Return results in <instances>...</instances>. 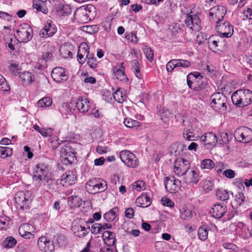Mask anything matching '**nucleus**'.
Listing matches in <instances>:
<instances>
[{"label":"nucleus","mask_w":252,"mask_h":252,"mask_svg":"<svg viewBox=\"0 0 252 252\" xmlns=\"http://www.w3.org/2000/svg\"><path fill=\"white\" fill-rule=\"evenodd\" d=\"M33 180L39 186H48V184H52L53 181L48 166L43 163L37 164L33 173Z\"/></svg>","instance_id":"obj_1"},{"label":"nucleus","mask_w":252,"mask_h":252,"mask_svg":"<svg viewBox=\"0 0 252 252\" xmlns=\"http://www.w3.org/2000/svg\"><path fill=\"white\" fill-rule=\"evenodd\" d=\"M231 100L237 107L247 106L252 103V91L248 89L237 90L232 94Z\"/></svg>","instance_id":"obj_2"},{"label":"nucleus","mask_w":252,"mask_h":252,"mask_svg":"<svg viewBox=\"0 0 252 252\" xmlns=\"http://www.w3.org/2000/svg\"><path fill=\"white\" fill-rule=\"evenodd\" d=\"M211 100L212 107L215 111L221 114L226 112L228 101L225 95L221 93H215L211 96Z\"/></svg>","instance_id":"obj_3"},{"label":"nucleus","mask_w":252,"mask_h":252,"mask_svg":"<svg viewBox=\"0 0 252 252\" xmlns=\"http://www.w3.org/2000/svg\"><path fill=\"white\" fill-rule=\"evenodd\" d=\"M107 188L106 182L100 179L93 178L86 184L87 190L91 194H95L104 191Z\"/></svg>","instance_id":"obj_4"},{"label":"nucleus","mask_w":252,"mask_h":252,"mask_svg":"<svg viewBox=\"0 0 252 252\" xmlns=\"http://www.w3.org/2000/svg\"><path fill=\"white\" fill-rule=\"evenodd\" d=\"M33 36V30L29 24L23 23L18 27L17 30V37L19 41L28 42Z\"/></svg>","instance_id":"obj_5"},{"label":"nucleus","mask_w":252,"mask_h":252,"mask_svg":"<svg viewBox=\"0 0 252 252\" xmlns=\"http://www.w3.org/2000/svg\"><path fill=\"white\" fill-rule=\"evenodd\" d=\"M120 158L127 166L136 168L139 166V160L135 155L128 150H123L119 154Z\"/></svg>","instance_id":"obj_6"},{"label":"nucleus","mask_w":252,"mask_h":252,"mask_svg":"<svg viewBox=\"0 0 252 252\" xmlns=\"http://www.w3.org/2000/svg\"><path fill=\"white\" fill-rule=\"evenodd\" d=\"M94 11L95 7L93 5H88L84 8H79L76 12L75 15L81 22L86 23L93 18V12Z\"/></svg>","instance_id":"obj_7"},{"label":"nucleus","mask_w":252,"mask_h":252,"mask_svg":"<svg viewBox=\"0 0 252 252\" xmlns=\"http://www.w3.org/2000/svg\"><path fill=\"white\" fill-rule=\"evenodd\" d=\"M90 226L88 222L80 219L78 222L73 223L72 230L74 234L78 237H84L89 233Z\"/></svg>","instance_id":"obj_8"},{"label":"nucleus","mask_w":252,"mask_h":252,"mask_svg":"<svg viewBox=\"0 0 252 252\" xmlns=\"http://www.w3.org/2000/svg\"><path fill=\"white\" fill-rule=\"evenodd\" d=\"M190 168V163L189 160L185 158H178L174 163V172L178 176H182L186 174Z\"/></svg>","instance_id":"obj_9"},{"label":"nucleus","mask_w":252,"mask_h":252,"mask_svg":"<svg viewBox=\"0 0 252 252\" xmlns=\"http://www.w3.org/2000/svg\"><path fill=\"white\" fill-rule=\"evenodd\" d=\"M216 29L219 33L220 37L228 38L231 37L234 32L233 27L229 22H219L216 24Z\"/></svg>","instance_id":"obj_10"},{"label":"nucleus","mask_w":252,"mask_h":252,"mask_svg":"<svg viewBox=\"0 0 252 252\" xmlns=\"http://www.w3.org/2000/svg\"><path fill=\"white\" fill-rule=\"evenodd\" d=\"M234 136L240 142L248 143L252 139V130L247 127H240L235 130Z\"/></svg>","instance_id":"obj_11"},{"label":"nucleus","mask_w":252,"mask_h":252,"mask_svg":"<svg viewBox=\"0 0 252 252\" xmlns=\"http://www.w3.org/2000/svg\"><path fill=\"white\" fill-rule=\"evenodd\" d=\"M181 181L174 176L166 177L164 180L165 188L171 193H175L180 189Z\"/></svg>","instance_id":"obj_12"},{"label":"nucleus","mask_w":252,"mask_h":252,"mask_svg":"<svg viewBox=\"0 0 252 252\" xmlns=\"http://www.w3.org/2000/svg\"><path fill=\"white\" fill-rule=\"evenodd\" d=\"M226 13L225 8L221 5H217L210 9L209 12L210 20L216 21V24L219 22H222Z\"/></svg>","instance_id":"obj_13"},{"label":"nucleus","mask_w":252,"mask_h":252,"mask_svg":"<svg viewBox=\"0 0 252 252\" xmlns=\"http://www.w3.org/2000/svg\"><path fill=\"white\" fill-rule=\"evenodd\" d=\"M184 183L190 186L196 185L200 180L199 171L197 169L190 168L183 176Z\"/></svg>","instance_id":"obj_14"},{"label":"nucleus","mask_w":252,"mask_h":252,"mask_svg":"<svg viewBox=\"0 0 252 252\" xmlns=\"http://www.w3.org/2000/svg\"><path fill=\"white\" fill-rule=\"evenodd\" d=\"M227 212V207L223 203H216L213 205L210 211L212 217L220 219L223 217Z\"/></svg>","instance_id":"obj_15"},{"label":"nucleus","mask_w":252,"mask_h":252,"mask_svg":"<svg viewBox=\"0 0 252 252\" xmlns=\"http://www.w3.org/2000/svg\"><path fill=\"white\" fill-rule=\"evenodd\" d=\"M37 246L41 252H54L55 250L53 241L45 236L40 237L38 239Z\"/></svg>","instance_id":"obj_16"},{"label":"nucleus","mask_w":252,"mask_h":252,"mask_svg":"<svg viewBox=\"0 0 252 252\" xmlns=\"http://www.w3.org/2000/svg\"><path fill=\"white\" fill-rule=\"evenodd\" d=\"M185 22L186 26L192 31H198L200 29L201 21L196 14H192V12L186 16Z\"/></svg>","instance_id":"obj_17"},{"label":"nucleus","mask_w":252,"mask_h":252,"mask_svg":"<svg viewBox=\"0 0 252 252\" xmlns=\"http://www.w3.org/2000/svg\"><path fill=\"white\" fill-rule=\"evenodd\" d=\"M30 192L27 191H18L15 196V202L21 208H27L28 206L30 199L29 195Z\"/></svg>","instance_id":"obj_18"},{"label":"nucleus","mask_w":252,"mask_h":252,"mask_svg":"<svg viewBox=\"0 0 252 252\" xmlns=\"http://www.w3.org/2000/svg\"><path fill=\"white\" fill-rule=\"evenodd\" d=\"M218 138L213 132H208L201 137L200 140L202 144L207 149H212L214 147L218 142Z\"/></svg>","instance_id":"obj_19"},{"label":"nucleus","mask_w":252,"mask_h":252,"mask_svg":"<svg viewBox=\"0 0 252 252\" xmlns=\"http://www.w3.org/2000/svg\"><path fill=\"white\" fill-rule=\"evenodd\" d=\"M209 48L213 52H216L219 50L224 49L226 47L225 40L220 41L218 37L214 35L210 36L208 40Z\"/></svg>","instance_id":"obj_20"},{"label":"nucleus","mask_w":252,"mask_h":252,"mask_svg":"<svg viewBox=\"0 0 252 252\" xmlns=\"http://www.w3.org/2000/svg\"><path fill=\"white\" fill-rule=\"evenodd\" d=\"M57 32V28L52 21H48L39 32V36L42 38L52 36Z\"/></svg>","instance_id":"obj_21"},{"label":"nucleus","mask_w":252,"mask_h":252,"mask_svg":"<svg viewBox=\"0 0 252 252\" xmlns=\"http://www.w3.org/2000/svg\"><path fill=\"white\" fill-rule=\"evenodd\" d=\"M51 76L53 80L57 83L65 81L67 79L65 70L62 67L54 68L52 71Z\"/></svg>","instance_id":"obj_22"},{"label":"nucleus","mask_w":252,"mask_h":252,"mask_svg":"<svg viewBox=\"0 0 252 252\" xmlns=\"http://www.w3.org/2000/svg\"><path fill=\"white\" fill-rule=\"evenodd\" d=\"M89 47L86 43H81L78 50L77 58L80 63L83 64L91 54L88 51Z\"/></svg>","instance_id":"obj_23"},{"label":"nucleus","mask_w":252,"mask_h":252,"mask_svg":"<svg viewBox=\"0 0 252 252\" xmlns=\"http://www.w3.org/2000/svg\"><path fill=\"white\" fill-rule=\"evenodd\" d=\"M34 227L29 223H23L19 228V233L23 238L30 239L33 236L32 232L34 231Z\"/></svg>","instance_id":"obj_24"},{"label":"nucleus","mask_w":252,"mask_h":252,"mask_svg":"<svg viewBox=\"0 0 252 252\" xmlns=\"http://www.w3.org/2000/svg\"><path fill=\"white\" fill-rule=\"evenodd\" d=\"M62 155V161L65 164H71L72 161L74 159V156L73 154L70 151V148L66 146L62 149L61 151Z\"/></svg>","instance_id":"obj_25"},{"label":"nucleus","mask_w":252,"mask_h":252,"mask_svg":"<svg viewBox=\"0 0 252 252\" xmlns=\"http://www.w3.org/2000/svg\"><path fill=\"white\" fill-rule=\"evenodd\" d=\"M78 110L82 113H85L90 108V102L87 98L79 97L76 103Z\"/></svg>","instance_id":"obj_26"},{"label":"nucleus","mask_w":252,"mask_h":252,"mask_svg":"<svg viewBox=\"0 0 252 252\" xmlns=\"http://www.w3.org/2000/svg\"><path fill=\"white\" fill-rule=\"evenodd\" d=\"M103 239L106 245L109 247L112 246L115 242V234L108 230L104 231Z\"/></svg>","instance_id":"obj_27"},{"label":"nucleus","mask_w":252,"mask_h":252,"mask_svg":"<svg viewBox=\"0 0 252 252\" xmlns=\"http://www.w3.org/2000/svg\"><path fill=\"white\" fill-rule=\"evenodd\" d=\"M56 9L58 14L60 16H67L71 13V8L67 4L60 3L57 6Z\"/></svg>","instance_id":"obj_28"},{"label":"nucleus","mask_w":252,"mask_h":252,"mask_svg":"<svg viewBox=\"0 0 252 252\" xmlns=\"http://www.w3.org/2000/svg\"><path fill=\"white\" fill-rule=\"evenodd\" d=\"M19 75L21 81L25 85H28L32 83L34 79V76L29 71H24L20 73Z\"/></svg>","instance_id":"obj_29"},{"label":"nucleus","mask_w":252,"mask_h":252,"mask_svg":"<svg viewBox=\"0 0 252 252\" xmlns=\"http://www.w3.org/2000/svg\"><path fill=\"white\" fill-rule=\"evenodd\" d=\"M75 175L72 171L66 172L62 177V181L64 182L66 186L73 185L75 181Z\"/></svg>","instance_id":"obj_30"},{"label":"nucleus","mask_w":252,"mask_h":252,"mask_svg":"<svg viewBox=\"0 0 252 252\" xmlns=\"http://www.w3.org/2000/svg\"><path fill=\"white\" fill-rule=\"evenodd\" d=\"M136 203L138 207L145 208L149 206L151 202L150 197L143 195L136 198Z\"/></svg>","instance_id":"obj_31"},{"label":"nucleus","mask_w":252,"mask_h":252,"mask_svg":"<svg viewBox=\"0 0 252 252\" xmlns=\"http://www.w3.org/2000/svg\"><path fill=\"white\" fill-rule=\"evenodd\" d=\"M67 203L71 208L79 207L82 205V200L78 196L72 195L68 198Z\"/></svg>","instance_id":"obj_32"},{"label":"nucleus","mask_w":252,"mask_h":252,"mask_svg":"<svg viewBox=\"0 0 252 252\" xmlns=\"http://www.w3.org/2000/svg\"><path fill=\"white\" fill-rule=\"evenodd\" d=\"M119 211L117 207H114L111 209L108 212L106 213L103 215L104 220L108 222L113 221L116 218Z\"/></svg>","instance_id":"obj_33"},{"label":"nucleus","mask_w":252,"mask_h":252,"mask_svg":"<svg viewBox=\"0 0 252 252\" xmlns=\"http://www.w3.org/2000/svg\"><path fill=\"white\" fill-rule=\"evenodd\" d=\"M114 73L117 79L120 81H125L127 79L125 73V68L122 66L119 68L116 67L114 69Z\"/></svg>","instance_id":"obj_34"},{"label":"nucleus","mask_w":252,"mask_h":252,"mask_svg":"<svg viewBox=\"0 0 252 252\" xmlns=\"http://www.w3.org/2000/svg\"><path fill=\"white\" fill-rule=\"evenodd\" d=\"M183 136L184 139L188 141H195L198 136L195 135L194 132L189 128H185L183 131Z\"/></svg>","instance_id":"obj_35"},{"label":"nucleus","mask_w":252,"mask_h":252,"mask_svg":"<svg viewBox=\"0 0 252 252\" xmlns=\"http://www.w3.org/2000/svg\"><path fill=\"white\" fill-rule=\"evenodd\" d=\"M17 244L16 240L11 236L6 237L2 243V246L5 249L13 248Z\"/></svg>","instance_id":"obj_36"},{"label":"nucleus","mask_w":252,"mask_h":252,"mask_svg":"<svg viewBox=\"0 0 252 252\" xmlns=\"http://www.w3.org/2000/svg\"><path fill=\"white\" fill-rule=\"evenodd\" d=\"M113 96L114 99L120 103H122L126 97V95L119 89L113 94Z\"/></svg>","instance_id":"obj_37"},{"label":"nucleus","mask_w":252,"mask_h":252,"mask_svg":"<svg viewBox=\"0 0 252 252\" xmlns=\"http://www.w3.org/2000/svg\"><path fill=\"white\" fill-rule=\"evenodd\" d=\"M46 0H39L37 2L33 3V7L36 9L37 11L42 12L43 13H46L47 12V9L45 5L44 2Z\"/></svg>","instance_id":"obj_38"},{"label":"nucleus","mask_w":252,"mask_h":252,"mask_svg":"<svg viewBox=\"0 0 252 252\" xmlns=\"http://www.w3.org/2000/svg\"><path fill=\"white\" fill-rule=\"evenodd\" d=\"M217 137L218 138V142L220 144H226L229 142L228 134L226 131H220Z\"/></svg>","instance_id":"obj_39"},{"label":"nucleus","mask_w":252,"mask_h":252,"mask_svg":"<svg viewBox=\"0 0 252 252\" xmlns=\"http://www.w3.org/2000/svg\"><path fill=\"white\" fill-rule=\"evenodd\" d=\"M124 124L126 126L129 128L137 127H139L141 125L140 123L138 121L129 118H126L125 119Z\"/></svg>","instance_id":"obj_40"},{"label":"nucleus","mask_w":252,"mask_h":252,"mask_svg":"<svg viewBox=\"0 0 252 252\" xmlns=\"http://www.w3.org/2000/svg\"><path fill=\"white\" fill-rule=\"evenodd\" d=\"M131 66L136 77L141 79L142 78V75L140 72V64L138 61L136 60H132L131 61Z\"/></svg>","instance_id":"obj_41"},{"label":"nucleus","mask_w":252,"mask_h":252,"mask_svg":"<svg viewBox=\"0 0 252 252\" xmlns=\"http://www.w3.org/2000/svg\"><path fill=\"white\" fill-rule=\"evenodd\" d=\"M192 216V211L186 207H184L180 210V217L182 219L189 220Z\"/></svg>","instance_id":"obj_42"},{"label":"nucleus","mask_w":252,"mask_h":252,"mask_svg":"<svg viewBox=\"0 0 252 252\" xmlns=\"http://www.w3.org/2000/svg\"><path fill=\"white\" fill-rule=\"evenodd\" d=\"M12 154V149L7 147L0 146V157L2 158H5L10 157Z\"/></svg>","instance_id":"obj_43"},{"label":"nucleus","mask_w":252,"mask_h":252,"mask_svg":"<svg viewBox=\"0 0 252 252\" xmlns=\"http://www.w3.org/2000/svg\"><path fill=\"white\" fill-rule=\"evenodd\" d=\"M216 194L218 198L220 200L225 201L229 198L228 192L224 189L217 190Z\"/></svg>","instance_id":"obj_44"},{"label":"nucleus","mask_w":252,"mask_h":252,"mask_svg":"<svg viewBox=\"0 0 252 252\" xmlns=\"http://www.w3.org/2000/svg\"><path fill=\"white\" fill-rule=\"evenodd\" d=\"M52 103V99L49 97H45L37 102V105L39 107H47L51 105Z\"/></svg>","instance_id":"obj_45"},{"label":"nucleus","mask_w":252,"mask_h":252,"mask_svg":"<svg viewBox=\"0 0 252 252\" xmlns=\"http://www.w3.org/2000/svg\"><path fill=\"white\" fill-rule=\"evenodd\" d=\"M245 200L244 194L242 192H239L235 196L234 203H236V207H238L243 204Z\"/></svg>","instance_id":"obj_46"},{"label":"nucleus","mask_w":252,"mask_h":252,"mask_svg":"<svg viewBox=\"0 0 252 252\" xmlns=\"http://www.w3.org/2000/svg\"><path fill=\"white\" fill-rule=\"evenodd\" d=\"M87 59H88L87 64L91 68L94 69L97 66V62L94 55L90 54Z\"/></svg>","instance_id":"obj_47"},{"label":"nucleus","mask_w":252,"mask_h":252,"mask_svg":"<svg viewBox=\"0 0 252 252\" xmlns=\"http://www.w3.org/2000/svg\"><path fill=\"white\" fill-rule=\"evenodd\" d=\"M214 162L210 159L203 160L201 162V167L202 168L212 169L214 167Z\"/></svg>","instance_id":"obj_48"},{"label":"nucleus","mask_w":252,"mask_h":252,"mask_svg":"<svg viewBox=\"0 0 252 252\" xmlns=\"http://www.w3.org/2000/svg\"><path fill=\"white\" fill-rule=\"evenodd\" d=\"M208 232L207 229L200 227L198 230V236L202 241H204L208 237Z\"/></svg>","instance_id":"obj_49"},{"label":"nucleus","mask_w":252,"mask_h":252,"mask_svg":"<svg viewBox=\"0 0 252 252\" xmlns=\"http://www.w3.org/2000/svg\"><path fill=\"white\" fill-rule=\"evenodd\" d=\"M132 189H136L137 191L143 190L146 188L145 184L144 181L139 180L134 182L132 184Z\"/></svg>","instance_id":"obj_50"},{"label":"nucleus","mask_w":252,"mask_h":252,"mask_svg":"<svg viewBox=\"0 0 252 252\" xmlns=\"http://www.w3.org/2000/svg\"><path fill=\"white\" fill-rule=\"evenodd\" d=\"M144 53L146 57V58L150 62H152L154 60V52L152 49L149 47H145L143 49Z\"/></svg>","instance_id":"obj_51"},{"label":"nucleus","mask_w":252,"mask_h":252,"mask_svg":"<svg viewBox=\"0 0 252 252\" xmlns=\"http://www.w3.org/2000/svg\"><path fill=\"white\" fill-rule=\"evenodd\" d=\"M9 70L14 75H18L20 74V68L19 64L15 63H12L9 67Z\"/></svg>","instance_id":"obj_52"},{"label":"nucleus","mask_w":252,"mask_h":252,"mask_svg":"<svg viewBox=\"0 0 252 252\" xmlns=\"http://www.w3.org/2000/svg\"><path fill=\"white\" fill-rule=\"evenodd\" d=\"M160 119L167 123L172 117L171 113L168 110L163 111L160 114Z\"/></svg>","instance_id":"obj_53"},{"label":"nucleus","mask_w":252,"mask_h":252,"mask_svg":"<svg viewBox=\"0 0 252 252\" xmlns=\"http://www.w3.org/2000/svg\"><path fill=\"white\" fill-rule=\"evenodd\" d=\"M91 232L94 235H97L102 233L101 223H95L92 225L91 227Z\"/></svg>","instance_id":"obj_54"},{"label":"nucleus","mask_w":252,"mask_h":252,"mask_svg":"<svg viewBox=\"0 0 252 252\" xmlns=\"http://www.w3.org/2000/svg\"><path fill=\"white\" fill-rule=\"evenodd\" d=\"M176 66L177 67H182L184 68L188 67L190 65V62L188 60L182 59H176Z\"/></svg>","instance_id":"obj_55"},{"label":"nucleus","mask_w":252,"mask_h":252,"mask_svg":"<svg viewBox=\"0 0 252 252\" xmlns=\"http://www.w3.org/2000/svg\"><path fill=\"white\" fill-rule=\"evenodd\" d=\"M237 226V229L241 228H243V232L240 233L239 231H238V230H237V231L238 232V233L240 237H241L243 239H246V238L247 237V236L246 235V225L242 222H239L238 223Z\"/></svg>","instance_id":"obj_56"},{"label":"nucleus","mask_w":252,"mask_h":252,"mask_svg":"<svg viewBox=\"0 0 252 252\" xmlns=\"http://www.w3.org/2000/svg\"><path fill=\"white\" fill-rule=\"evenodd\" d=\"M245 183L243 179L241 178L235 179L234 182V184L241 191L245 190Z\"/></svg>","instance_id":"obj_57"},{"label":"nucleus","mask_w":252,"mask_h":252,"mask_svg":"<svg viewBox=\"0 0 252 252\" xmlns=\"http://www.w3.org/2000/svg\"><path fill=\"white\" fill-rule=\"evenodd\" d=\"M0 90L3 92H7L10 90L9 86L4 77L3 79L0 81Z\"/></svg>","instance_id":"obj_58"},{"label":"nucleus","mask_w":252,"mask_h":252,"mask_svg":"<svg viewBox=\"0 0 252 252\" xmlns=\"http://www.w3.org/2000/svg\"><path fill=\"white\" fill-rule=\"evenodd\" d=\"M176 67H177L176 59L171 60L166 64V68L168 72L172 71Z\"/></svg>","instance_id":"obj_59"},{"label":"nucleus","mask_w":252,"mask_h":252,"mask_svg":"<svg viewBox=\"0 0 252 252\" xmlns=\"http://www.w3.org/2000/svg\"><path fill=\"white\" fill-rule=\"evenodd\" d=\"M204 191L209 192L213 189V184L209 180L204 181L202 185Z\"/></svg>","instance_id":"obj_60"},{"label":"nucleus","mask_w":252,"mask_h":252,"mask_svg":"<svg viewBox=\"0 0 252 252\" xmlns=\"http://www.w3.org/2000/svg\"><path fill=\"white\" fill-rule=\"evenodd\" d=\"M161 202L162 204L165 206L173 207L174 206V203L167 197H162L161 199Z\"/></svg>","instance_id":"obj_61"},{"label":"nucleus","mask_w":252,"mask_h":252,"mask_svg":"<svg viewBox=\"0 0 252 252\" xmlns=\"http://www.w3.org/2000/svg\"><path fill=\"white\" fill-rule=\"evenodd\" d=\"M223 174L227 178L232 179L235 177V173L231 169H226L223 171Z\"/></svg>","instance_id":"obj_62"},{"label":"nucleus","mask_w":252,"mask_h":252,"mask_svg":"<svg viewBox=\"0 0 252 252\" xmlns=\"http://www.w3.org/2000/svg\"><path fill=\"white\" fill-rule=\"evenodd\" d=\"M83 31L90 33L95 32L96 31V26L94 25L84 26L83 27Z\"/></svg>","instance_id":"obj_63"},{"label":"nucleus","mask_w":252,"mask_h":252,"mask_svg":"<svg viewBox=\"0 0 252 252\" xmlns=\"http://www.w3.org/2000/svg\"><path fill=\"white\" fill-rule=\"evenodd\" d=\"M40 133L44 137L51 136L52 134V131L51 128H42Z\"/></svg>","instance_id":"obj_64"}]
</instances>
